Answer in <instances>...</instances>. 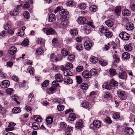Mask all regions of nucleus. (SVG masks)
I'll use <instances>...</instances> for the list:
<instances>
[{
	"label": "nucleus",
	"mask_w": 135,
	"mask_h": 135,
	"mask_svg": "<svg viewBox=\"0 0 135 135\" xmlns=\"http://www.w3.org/2000/svg\"><path fill=\"white\" fill-rule=\"evenodd\" d=\"M43 31L47 35H53L56 34L55 30L52 28H44Z\"/></svg>",
	"instance_id": "f257e3e1"
},
{
	"label": "nucleus",
	"mask_w": 135,
	"mask_h": 135,
	"mask_svg": "<svg viewBox=\"0 0 135 135\" xmlns=\"http://www.w3.org/2000/svg\"><path fill=\"white\" fill-rule=\"evenodd\" d=\"M118 96L119 98L121 100H126L127 98L125 92L122 90H119L117 91Z\"/></svg>",
	"instance_id": "f03ea898"
},
{
	"label": "nucleus",
	"mask_w": 135,
	"mask_h": 135,
	"mask_svg": "<svg viewBox=\"0 0 135 135\" xmlns=\"http://www.w3.org/2000/svg\"><path fill=\"white\" fill-rule=\"evenodd\" d=\"M119 37L123 40H128L129 38V35L127 33L125 32H122L119 35Z\"/></svg>",
	"instance_id": "7ed1b4c3"
},
{
	"label": "nucleus",
	"mask_w": 135,
	"mask_h": 135,
	"mask_svg": "<svg viewBox=\"0 0 135 135\" xmlns=\"http://www.w3.org/2000/svg\"><path fill=\"white\" fill-rule=\"evenodd\" d=\"M77 21L79 25H84L86 24L88 21L84 17H79L77 20Z\"/></svg>",
	"instance_id": "20e7f679"
},
{
	"label": "nucleus",
	"mask_w": 135,
	"mask_h": 135,
	"mask_svg": "<svg viewBox=\"0 0 135 135\" xmlns=\"http://www.w3.org/2000/svg\"><path fill=\"white\" fill-rule=\"evenodd\" d=\"M69 13V12L66 9H61L59 11V14L60 15L62 16H64V18H65L64 19H66H66H67V17L66 15L68 14Z\"/></svg>",
	"instance_id": "39448f33"
},
{
	"label": "nucleus",
	"mask_w": 135,
	"mask_h": 135,
	"mask_svg": "<svg viewBox=\"0 0 135 135\" xmlns=\"http://www.w3.org/2000/svg\"><path fill=\"white\" fill-rule=\"evenodd\" d=\"M9 84V82L7 80H5L2 82L1 86L2 88H6L8 87Z\"/></svg>",
	"instance_id": "423d86ee"
},
{
	"label": "nucleus",
	"mask_w": 135,
	"mask_h": 135,
	"mask_svg": "<svg viewBox=\"0 0 135 135\" xmlns=\"http://www.w3.org/2000/svg\"><path fill=\"white\" fill-rule=\"evenodd\" d=\"M92 43L89 41H86L84 44L85 49L87 50H89L92 46Z\"/></svg>",
	"instance_id": "0eeeda50"
},
{
	"label": "nucleus",
	"mask_w": 135,
	"mask_h": 135,
	"mask_svg": "<svg viewBox=\"0 0 135 135\" xmlns=\"http://www.w3.org/2000/svg\"><path fill=\"white\" fill-rule=\"evenodd\" d=\"M17 49L15 46H12L8 51V54L11 56H13L14 54L16 52Z\"/></svg>",
	"instance_id": "6e6552de"
},
{
	"label": "nucleus",
	"mask_w": 135,
	"mask_h": 135,
	"mask_svg": "<svg viewBox=\"0 0 135 135\" xmlns=\"http://www.w3.org/2000/svg\"><path fill=\"white\" fill-rule=\"evenodd\" d=\"M15 125L16 123L13 122L9 123L8 126V127H9L6 128L5 129L6 131L7 132L13 130L14 128L13 127Z\"/></svg>",
	"instance_id": "1a4fd4ad"
},
{
	"label": "nucleus",
	"mask_w": 135,
	"mask_h": 135,
	"mask_svg": "<svg viewBox=\"0 0 135 135\" xmlns=\"http://www.w3.org/2000/svg\"><path fill=\"white\" fill-rule=\"evenodd\" d=\"M81 28L87 34L90 33L91 31V28L88 26H81Z\"/></svg>",
	"instance_id": "9d476101"
},
{
	"label": "nucleus",
	"mask_w": 135,
	"mask_h": 135,
	"mask_svg": "<svg viewBox=\"0 0 135 135\" xmlns=\"http://www.w3.org/2000/svg\"><path fill=\"white\" fill-rule=\"evenodd\" d=\"M124 132L126 134L128 135H132L134 133L133 129L129 127H126L125 129Z\"/></svg>",
	"instance_id": "9b49d317"
},
{
	"label": "nucleus",
	"mask_w": 135,
	"mask_h": 135,
	"mask_svg": "<svg viewBox=\"0 0 135 135\" xmlns=\"http://www.w3.org/2000/svg\"><path fill=\"white\" fill-rule=\"evenodd\" d=\"M82 76L85 78H91V75L89 71L85 70L83 71L82 73Z\"/></svg>",
	"instance_id": "f8f14e48"
},
{
	"label": "nucleus",
	"mask_w": 135,
	"mask_h": 135,
	"mask_svg": "<svg viewBox=\"0 0 135 135\" xmlns=\"http://www.w3.org/2000/svg\"><path fill=\"white\" fill-rule=\"evenodd\" d=\"M133 24L131 22L127 23L126 25V28L128 31L132 30L134 28Z\"/></svg>",
	"instance_id": "ddd939ff"
},
{
	"label": "nucleus",
	"mask_w": 135,
	"mask_h": 135,
	"mask_svg": "<svg viewBox=\"0 0 135 135\" xmlns=\"http://www.w3.org/2000/svg\"><path fill=\"white\" fill-rule=\"evenodd\" d=\"M34 95L32 93H30L28 97V102H30V104H32L33 103Z\"/></svg>",
	"instance_id": "4468645a"
},
{
	"label": "nucleus",
	"mask_w": 135,
	"mask_h": 135,
	"mask_svg": "<svg viewBox=\"0 0 135 135\" xmlns=\"http://www.w3.org/2000/svg\"><path fill=\"white\" fill-rule=\"evenodd\" d=\"M118 75L120 79H127V74L125 71L119 73Z\"/></svg>",
	"instance_id": "2eb2a0df"
},
{
	"label": "nucleus",
	"mask_w": 135,
	"mask_h": 135,
	"mask_svg": "<svg viewBox=\"0 0 135 135\" xmlns=\"http://www.w3.org/2000/svg\"><path fill=\"white\" fill-rule=\"evenodd\" d=\"M64 81L65 83L68 84H71L73 83L72 80L68 76H66L64 77Z\"/></svg>",
	"instance_id": "dca6fc26"
},
{
	"label": "nucleus",
	"mask_w": 135,
	"mask_h": 135,
	"mask_svg": "<svg viewBox=\"0 0 135 135\" xmlns=\"http://www.w3.org/2000/svg\"><path fill=\"white\" fill-rule=\"evenodd\" d=\"M93 124L94 126L97 128H99L101 126V122L100 120H94L93 122Z\"/></svg>",
	"instance_id": "f3484780"
},
{
	"label": "nucleus",
	"mask_w": 135,
	"mask_h": 135,
	"mask_svg": "<svg viewBox=\"0 0 135 135\" xmlns=\"http://www.w3.org/2000/svg\"><path fill=\"white\" fill-rule=\"evenodd\" d=\"M75 127L77 129L81 128L83 127L82 120L79 119L75 124Z\"/></svg>",
	"instance_id": "a211bd4d"
},
{
	"label": "nucleus",
	"mask_w": 135,
	"mask_h": 135,
	"mask_svg": "<svg viewBox=\"0 0 135 135\" xmlns=\"http://www.w3.org/2000/svg\"><path fill=\"white\" fill-rule=\"evenodd\" d=\"M89 72L90 75H91V77L92 76H96L98 74L97 70L94 68L91 69L90 71Z\"/></svg>",
	"instance_id": "6ab92c4d"
},
{
	"label": "nucleus",
	"mask_w": 135,
	"mask_h": 135,
	"mask_svg": "<svg viewBox=\"0 0 135 135\" xmlns=\"http://www.w3.org/2000/svg\"><path fill=\"white\" fill-rule=\"evenodd\" d=\"M55 79L58 82H61L62 81V77L61 75L60 74L58 73L56 74L55 76Z\"/></svg>",
	"instance_id": "aec40b11"
},
{
	"label": "nucleus",
	"mask_w": 135,
	"mask_h": 135,
	"mask_svg": "<svg viewBox=\"0 0 135 135\" xmlns=\"http://www.w3.org/2000/svg\"><path fill=\"white\" fill-rule=\"evenodd\" d=\"M105 23L106 25L109 27H112L114 24L113 22L110 20H108L106 21Z\"/></svg>",
	"instance_id": "412c9836"
},
{
	"label": "nucleus",
	"mask_w": 135,
	"mask_h": 135,
	"mask_svg": "<svg viewBox=\"0 0 135 135\" xmlns=\"http://www.w3.org/2000/svg\"><path fill=\"white\" fill-rule=\"evenodd\" d=\"M70 34L72 35L76 36L78 34V31L77 28L71 29L70 30Z\"/></svg>",
	"instance_id": "4be33fe9"
},
{
	"label": "nucleus",
	"mask_w": 135,
	"mask_h": 135,
	"mask_svg": "<svg viewBox=\"0 0 135 135\" xmlns=\"http://www.w3.org/2000/svg\"><path fill=\"white\" fill-rule=\"evenodd\" d=\"M89 86L88 84L85 83H83L80 85V88L86 90L88 88Z\"/></svg>",
	"instance_id": "5701e85b"
},
{
	"label": "nucleus",
	"mask_w": 135,
	"mask_h": 135,
	"mask_svg": "<svg viewBox=\"0 0 135 135\" xmlns=\"http://www.w3.org/2000/svg\"><path fill=\"white\" fill-rule=\"evenodd\" d=\"M105 89L110 90L111 89V86L107 82L105 83L102 86Z\"/></svg>",
	"instance_id": "b1692460"
},
{
	"label": "nucleus",
	"mask_w": 135,
	"mask_h": 135,
	"mask_svg": "<svg viewBox=\"0 0 135 135\" xmlns=\"http://www.w3.org/2000/svg\"><path fill=\"white\" fill-rule=\"evenodd\" d=\"M76 117L74 113H71L69 116V118L70 120L73 121L76 119Z\"/></svg>",
	"instance_id": "393cba45"
},
{
	"label": "nucleus",
	"mask_w": 135,
	"mask_h": 135,
	"mask_svg": "<svg viewBox=\"0 0 135 135\" xmlns=\"http://www.w3.org/2000/svg\"><path fill=\"white\" fill-rule=\"evenodd\" d=\"M110 84L111 86V88L112 86L116 87L118 86V82L113 79H112L110 81Z\"/></svg>",
	"instance_id": "a878e982"
},
{
	"label": "nucleus",
	"mask_w": 135,
	"mask_h": 135,
	"mask_svg": "<svg viewBox=\"0 0 135 135\" xmlns=\"http://www.w3.org/2000/svg\"><path fill=\"white\" fill-rule=\"evenodd\" d=\"M56 19L55 15L54 14H51L49 16V21L50 22H53Z\"/></svg>",
	"instance_id": "bb28decb"
},
{
	"label": "nucleus",
	"mask_w": 135,
	"mask_h": 135,
	"mask_svg": "<svg viewBox=\"0 0 135 135\" xmlns=\"http://www.w3.org/2000/svg\"><path fill=\"white\" fill-rule=\"evenodd\" d=\"M46 121L47 125L51 124L53 122V118L50 116H48L47 117Z\"/></svg>",
	"instance_id": "cd10ccee"
},
{
	"label": "nucleus",
	"mask_w": 135,
	"mask_h": 135,
	"mask_svg": "<svg viewBox=\"0 0 135 135\" xmlns=\"http://www.w3.org/2000/svg\"><path fill=\"white\" fill-rule=\"evenodd\" d=\"M113 57V60H114V61L116 63H119L120 62V59L118 55L117 54L114 55Z\"/></svg>",
	"instance_id": "c85d7f7f"
},
{
	"label": "nucleus",
	"mask_w": 135,
	"mask_h": 135,
	"mask_svg": "<svg viewBox=\"0 0 135 135\" xmlns=\"http://www.w3.org/2000/svg\"><path fill=\"white\" fill-rule=\"evenodd\" d=\"M122 58L127 59L130 58V55L128 52H124L122 54Z\"/></svg>",
	"instance_id": "c756f323"
},
{
	"label": "nucleus",
	"mask_w": 135,
	"mask_h": 135,
	"mask_svg": "<svg viewBox=\"0 0 135 135\" xmlns=\"http://www.w3.org/2000/svg\"><path fill=\"white\" fill-rule=\"evenodd\" d=\"M103 97L105 98H111L112 96L110 93L106 91L104 93Z\"/></svg>",
	"instance_id": "7c9ffc66"
},
{
	"label": "nucleus",
	"mask_w": 135,
	"mask_h": 135,
	"mask_svg": "<svg viewBox=\"0 0 135 135\" xmlns=\"http://www.w3.org/2000/svg\"><path fill=\"white\" fill-rule=\"evenodd\" d=\"M13 113L15 114H17L21 112L20 108L19 107L13 108L12 109Z\"/></svg>",
	"instance_id": "2f4dec72"
},
{
	"label": "nucleus",
	"mask_w": 135,
	"mask_h": 135,
	"mask_svg": "<svg viewBox=\"0 0 135 135\" xmlns=\"http://www.w3.org/2000/svg\"><path fill=\"white\" fill-rule=\"evenodd\" d=\"M33 118L37 122H41L42 120L41 117L39 115H34Z\"/></svg>",
	"instance_id": "473e14b6"
},
{
	"label": "nucleus",
	"mask_w": 135,
	"mask_h": 135,
	"mask_svg": "<svg viewBox=\"0 0 135 135\" xmlns=\"http://www.w3.org/2000/svg\"><path fill=\"white\" fill-rule=\"evenodd\" d=\"M90 60L93 63H95L98 61V59L94 56H92L90 58Z\"/></svg>",
	"instance_id": "72a5a7b5"
},
{
	"label": "nucleus",
	"mask_w": 135,
	"mask_h": 135,
	"mask_svg": "<svg viewBox=\"0 0 135 135\" xmlns=\"http://www.w3.org/2000/svg\"><path fill=\"white\" fill-rule=\"evenodd\" d=\"M32 127L33 129L35 130L38 129L39 128V126L36 122H33L32 124Z\"/></svg>",
	"instance_id": "f704fd0d"
},
{
	"label": "nucleus",
	"mask_w": 135,
	"mask_h": 135,
	"mask_svg": "<svg viewBox=\"0 0 135 135\" xmlns=\"http://www.w3.org/2000/svg\"><path fill=\"white\" fill-rule=\"evenodd\" d=\"M64 75L65 76H71L72 75L71 72L69 70L67 69L63 73Z\"/></svg>",
	"instance_id": "c9c22d12"
},
{
	"label": "nucleus",
	"mask_w": 135,
	"mask_h": 135,
	"mask_svg": "<svg viewBox=\"0 0 135 135\" xmlns=\"http://www.w3.org/2000/svg\"><path fill=\"white\" fill-rule=\"evenodd\" d=\"M104 35L107 38H111L113 35V34L112 32L107 31L105 33Z\"/></svg>",
	"instance_id": "e433bc0d"
},
{
	"label": "nucleus",
	"mask_w": 135,
	"mask_h": 135,
	"mask_svg": "<svg viewBox=\"0 0 135 135\" xmlns=\"http://www.w3.org/2000/svg\"><path fill=\"white\" fill-rule=\"evenodd\" d=\"M65 19L66 20H63L60 23V25L62 26L63 27H66L68 25V21L66 20L67 19Z\"/></svg>",
	"instance_id": "4c0bfd02"
},
{
	"label": "nucleus",
	"mask_w": 135,
	"mask_h": 135,
	"mask_svg": "<svg viewBox=\"0 0 135 135\" xmlns=\"http://www.w3.org/2000/svg\"><path fill=\"white\" fill-rule=\"evenodd\" d=\"M130 13V11L127 9H124L123 11L122 12L123 15L124 16H128Z\"/></svg>",
	"instance_id": "58836bf2"
},
{
	"label": "nucleus",
	"mask_w": 135,
	"mask_h": 135,
	"mask_svg": "<svg viewBox=\"0 0 135 135\" xmlns=\"http://www.w3.org/2000/svg\"><path fill=\"white\" fill-rule=\"evenodd\" d=\"M75 78L78 84H80L83 82V79L81 76H76Z\"/></svg>",
	"instance_id": "ea45409f"
},
{
	"label": "nucleus",
	"mask_w": 135,
	"mask_h": 135,
	"mask_svg": "<svg viewBox=\"0 0 135 135\" xmlns=\"http://www.w3.org/2000/svg\"><path fill=\"white\" fill-rule=\"evenodd\" d=\"M36 52L38 55H40L44 53L43 49L41 47L38 49L36 50Z\"/></svg>",
	"instance_id": "a19ab883"
},
{
	"label": "nucleus",
	"mask_w": 135,
	"mask_h": 135,
	"mask_svg": "<svg viewBox=\"0 0 135 135\" xmlns=\"http://www.w3.org/2000/svg\"><path fill=\"white\" fill-rule=\"evenodd\" d=\"M75 48L79 51H82L83 49V47L82 45L80 44H78L75 47Z\"/></svg>",
	"instance_id": "79ce46f5"
},
{
	"label": "nucleus",
	"mask_w": 135,
	"mask_h": 135,
	"mask_svg": "<svg viewBox=\"0 0 135 135\" xmlns=\"http://www.w3.org/2000/svg\"><path fill=\"white\" fill-rule=\"evenodd\" d=\"M68 58L69 61L71 62H72L75 60V57L73 55L71 54L68 55Z\"/></svg>",
	"instance_id": "37998d69"
},
{
	"label": "nucleus",
	"mask_w": 135,
	"mask_h": 135,
	"mask_svg": "<svg viewBox=\"0 0 135 135\" xmlns=\"http://www.w3.org/2000/svg\"><path fill=\"white\" fill-rule=\"evenodd\" d=\"M99 62L100 64L103 66H105L107 64V62L103 59L99 60Z\"/></svg>",
	"instance_id": "c03bdc74"
},
{
	"label": "nucleus",
	"mask_w": 135,
	"mask_h": 135,
	"mask_svg": "<svg viewBox=\"0 0 135 135\" xmlns=\"http://www.w3.org/2000/svg\"><path fill=\"white\" fill-rule=\"evenodd\" d=\"M89 9L91 11L95 12L97 9V8L96 6L92 5L89 7Z\"/></svg>",
	"instance_id": "a18cd8bd"
},
{
	"label": "nucleus",
	"mask_w": 135,
	"mask_h": 135,
	"mask_svg": "<svg viewBox=\"0 0 135 135\" xmlns=\"http://www.w3.org/2000/svg\"><path fill=\"white\" fill-rule=\"evenodd\" d=\"M19 11L16 10L15 9L11 11L10 12V14L12 16H14L17 15L19 13Z\"/></svg>",
	"instance_id": "49530a36"
},
{
	"label": "nucleus",
	"mask_w": 135,
	"mask_h": 135,
	"mask_svg": "<svg viewBox=\"0 0 135 135\" xmlns=\"http://www.w3.org/2000/svg\"><path fill=\"white\" fill-rule=\"evenodd\" d=\"M55 90V89L53 87H51L46 90V92L47 94H51L53 93Z\"/></svg>",
	"instance_id": "de8ad7c7"
},
{
	"label": "nucleus",
	"mask_w": 135,
	"mask_h": 135,
	"mask_svg": "<svg viewBox=\"0 0 135 135\" xmlns=\"http://www.w3.org/2000/svg\"><path fill=\"white\" fill-rule=\"evenodd\" d=\"M81 104L83 107L84 108H87L89 107V103L88 102H84L82 103Z\"/></svg>",
	"instance_id": "09e8293b"
},
{
	"label": "nucleus",
	"mask_w": 135,
	"mask_h": 135,
	"mask_svg": "<svg viewBox=\"0 0 135 135\" xmlns=\"http://www.w3.org/2000/svg\"><path fill=\"white\" fill-rule=\"evenodd\" d=\"M29 41L28 39H25L22 42V45L25 46L28 45Z\"/></svg>",
	"instance_id": "8fccbe9b"
},
{
	"label": "nucleus",
	"mask_w": 135,
	"mask_h": 135,
	"mask_svg": "<svg viewBox=\"0 0 135 135\" xmlns=\"http://www.w3.org/2000/svg\"><path fill=\"white\" fill-rule=\"evenodd\" d=\"M126 50L127 51H131L132 49V47L131 46L127 45H125L124 47Z\"/></svg>",
	"instance_id": "3c124183"
},
{
	"label": "nucleus",
	"mask_w": 135,
	"mask_h": 135,
	"mask_svg": "<svg viewBox=\"0 0 135 135\" xmlns=\"http://www.w3.org/2000/svg\"><path fill=\"white\" fill-rule=\"evenodd\" d=\"M109 73L110 75L112 76H114L116 74L115 70L113 69H110Z\"/></svg>",
	"instance_id": "603ef678"
},
{
	"label": "nucleus",
	"mask_w": 135,
	"mask_h": 135,
	"mask_svg": "<svg viewBox=\"0 0 135 135\" xmlns=\"http://www.w3.org/2000/svg\"><path fill=\"white\" fill-rule=\"evenodd\" d=\"M84 68L82 66H77L76 68V71L78 72H80L83 70Z\"/></svg>",
	"instance_id": "864d4df0"
},
{
	"label": "nucleus",
	"mask_w": 135,
	"mask_h": 135,
	"mask_svg": "<svg viewBox=\"0 0 135 135\" xmlns=\"http://www.w3.org/2000/svg\"><path fill=\"white\" fill-rule=\"evenodd\" d=\"M36 41L38 44H43L45 42V40L44 39L40 38L38 39Z\"/></svg>",
	"instance_id": "5fc2aeb1"
},
{
	"label": "nucleus",
	"mask_w": 135,
	"mask_h": 135,
	"mask_svg": "<svg viewBox=\"0 0 135 135\" xmlns=\"http://www.w3.org/2000/svg\"><path fill=\"white\" fill-rule=\"evenodd\" d=\"M49 84V81L46 80L42 84V87H46Z\"/></svg>",
	"instance_id": "6e6d98bb"
},
{
	"label": "nucleus",
	"mask_w": 135,
	"mask_h": 135,
	"mask_svg": "<svg viewBox=\"0 0 135 135\" xmlns=\"http://www.w3.org/2000/svg\"><path fill=\"white\" fill-rule=\"evenodd\" d=\"M86 7L85 4L84 3L80 4L79 5V8L81 9H84Z\"/></svg>",
	"instance_id": "4d7b16f0"
},
{
	"label": "nucleus",
	"mask_w": 135,
	"mask_h": 135,
	"mask_svg": "<svg viewBox=\"0 0 135 135\" xmlns=\"http://www.w3.org/2000/svg\"><path fill=\"white\" fill-rule=\"evenodd\" d=\"M64 108V106L62 105L59 104L57 106V108L60 111H62L63 110Z\"/></svg>",
	"instance_id": "13d9d810"
},
{
	"label": "nucleus",
	"mask_w": 135,
	"mask_h": 135,
	"mask_svg": "<svg viewBox=\"0 0 135 135\" xmlns=\"http://www.w3.org/2000/svg\"><path fill=\"white\" fill-rule=\"evenodd\" d=\"M12 98L15 101L16 103L18 104H19L20 102L17 101L18 100V96L16 95H14L12 97Z\"/></svg>",
	"instance_id": "bf43d9fd"
},
{
	"label": "nucleus",
	"mask_w": 135,
	"mask_h": 135,
	"mask_svg": "<svg viewBox=\"0 0 135 135\" xmlns=\"http://www.w3.org/2000/svg\"><path fill=\"white\" fill-rule=\"evenodd\" d=\"M73 131V127H68L65 129V132H67L70 133L71 132Z\"/></svg>",
	"instance_id": "052dcab7"
},
{
	"label": "nucleus",
	"mask_w": 135,
	"mask_h": 135,
	"mask_svg": "<svg viewBox=\"0 0 135 135\" xmlns=\"http://www.w3.org/2000/svg\"><path fill=\"white\" fill-rule=\"evenodd\" d=\"M61 53L62 55L64 56H67L68 55V53L66 50L65 49L62 50Z\"/></svg>",
	"instance_id": "680f3d73"
},
{
	"label": "nucleus",
	"mask_w": 135,
	"mask_h": 135,
	"mask_svg": "<svg viewBox=\"0 0 135 135\" xmlns=\"http://www.w3.org/2000/svg\"><path fill=\"white\" fill-rule=\"evenodd\" d=\"M27 71L31 74H32L34 73V70L32 68H28Z\"/></svg>",
	"instance_id": "e2e57ef3"
},
{
	"label": "nucleus",
	"mask_w": 135,
	"mask_h": 135,
	"mask_svg": "<svg viewBox=\"0 0 135 135\" xmlns=\"http://www.w3.org/2000/svg\"><path fill=\"white\" fill-rule=\"evenodd\" d=\"M74 4V3L71 1H69L66 3V5L69 7L73 6Z\"/></svg>",
	"instance_id": "0e129e2a"
},
{
	"label": "nucleus",
	"mask_w": 135,
	"mask_h": 135,
	"mask_svg": "<svg viewBox=\"0 0 135 135\" xmlns=\"http://www.w3.org/2000/svg\"><path fill=\"white\" fill-rule=\"evenodd\" d=\"M13 90V89L12 88H8L6 89V91L7 94L10 95L11 94Z\"/></svg>",
	"instance_id": "69168bd1"
},
{
	"label": "nucleus",
	"mask_w": 135,
	"mask_h": 135,
	"mask_svg": "<svg viewBox=\"0 0 135 135\" xmlns=\"http://www.w3.org/2000/svg\"><path fill=\"white\" fill-rule=\"evenodd\" d=\"M23 15L24 17L26 18H28L29 17V13L28 12H24Z\"/></svg>",
	"instance_id": "338daca9"
},
{
	"label": "nucleus",
	"mask_w": 135,
	"mask_h": 135,
	"mask_svg": "<svg viewBox=\"0 0 135 135\" xmlns=\"http://www.w3.org/2000/svg\"><path fill=\"white\" fill-rule=\"evenodd\" d=\"M66 67L68 69H71L73 68V65L71 63L68 62L66 65Z\"/></svg>",
	"instance_id": "774afa93"
}]
</instances>
